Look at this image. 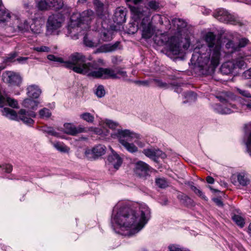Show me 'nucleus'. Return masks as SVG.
<instances>
[{
	"label": "nucleus",
	"instance_id": "f257e3e1",
	"mask_svg": "<svg viewBox=\"0 0 251 251\" xmlns=\"http://www.w3.org/2000/svg\"><path fill=\"white\" fill-rule=\"evenodd\" d=\"M47 58L50 61L63 63V66L72 69L75 72L95 78L118 79L126 76V72L119 67L104 68L99 67L95 62L86 63V57L81 53H73L69 57V60L66 62L62 58L52 54L48 55Z\"/></svg>",
	"mask_w": 251,
	"mask_h": 251
},
{
	"label": "nucleus",
	"instance_id": "20e7f679",
	"mask_svg": "<svg viewBox=\"0 0 251 251\" xmlns=\"http://www.w3.org/2000/svg\"><path fill=\"white\" fill-rule=\"evenodd\" d=\"M142 0H126L130 6V10L133 14L135 20L142 19L139 28L142 31L144 38H151L154 33V29L150 21L151 12L147 7H139L137 5Z\"/></svg>",
	"mask_w": 251,
	"mask_h": 251
},
{
	"label": "nucleus",
	"instance_id": "cd10ccee",
	"mask_svg": "<svg viewBox=\"0 0 251 251\" xmlns=\"http://www.w3.org/2000/svg\"><path fill=\"white\" fill-rule=\"evenodd\" d=\"M53 147L58 151L62 152H68L70 149L64 144L60 142H54L52 143Z\"/></svg>",
	"mask_w": 251,
	"mask_h": 251
},
{
	"label": "nucleus",
	"instance_id": "4c0bfd02",
	"mask_svg": "<svg viewBox=\"0 0 251 251\" xmlns=\"http://www.w3.org/2000/svg\"><path fill=\"white\" fill-rule=\"evenodd\" d=\"M191 189L195 192L196 194L201 197V199L207 201V199L206 197L203 194V192L196 187L192 186L191 187Z\"/></svg>",
	"mask_w": 251,
	"mask_h": 251
},
{
	"label": "nucleus",
	"instance_id": "f8f14e48",
	"mask_svg": "<svg viewBox=\"0 0 251 251\" xmlns=\"http://www.w3.org/2000/svg\"><path fill=\"white\" fill-rule=\"evenodd\" d=\"M219 98L221 101L223 102H225V103L222 105H218L217 106L216 109L219 113L223 114H230L234 111V109H236L235 105L234 104L227 103L225 99H223L221 97Z\"/></svg>",
	"mask_w": 251,
	"mask_h": 251
},
{
	"label": "nucleus",
	"instance_id": "5701e85b",
	"mask_svg": "<svg viewBox=\"0 0 251 251\" xmlns=\"http://www.w3.org/2000/svg\"><path fill=\"white\" fill-rule=\"evenodd\" d=\"M38 104V102L30 99H25L23 102V105L26 108L34 109Z\"/></svg>",
	"mask_w": 251,
	"mask_h": 251
},
{
	"label": "nucleus",
	"instance_id": "49530a36",
	"mask_svg": "<svg viewBox=\"0 0 251 251\" xmlns=\"http://www.w3.org/2000/svg\"><path fill=\"white\" fill-rule=\"evenodd\" d=\"M226 48L227 49L231 48L232 50H231V52H233L236 50H238V48L237 46H235L232 41H229L226 44Z\"/></svg>",
	"mask_w": 251,
	"mask_h": 251
},
{
	"label": "nucleus",
	"instance_id": "0eeeda50",
	"mask_svg": "<svg viewBox=\"0 0 251 251\" xmlns=\"http://www.w3.org/2000/svg\"><path fill=\"white\" fill-rule=\"evenodd\" d=\"M120 143L129 152H135L138 151V148L132 143L128 141H131L133 138H138L139 135L137 134L130 132L128 130H118Z\"/></svg>",
	"mask_w": 251,
	"mask_h": 251
},
{
	"label": "nucleus",
	"instance_id": "6e6d98bb",
	"mask_svg": "<svg viewBox=\"0 0 251 251\" xmlns=\"http://www.w3.org/2000/svg\"><path fill=\"white\" fill-rule=\"evenodd\" d=\"M47 132L51 135L57 137L58 136V133L54 131L53 129L50 127L48 128Z\"/></svg>",
	"mask_w": 251,
	"mask_h": 251
},
{
	"label": "nucleus",
	"instance_id": "e2e57ef3",
	"mask_svg": "<svg viewBox=\"0 0 251 251\" xmlns=\"http://www.w3.org/2000/svg\"><path fill=\"white\" fill-rule=\"evenodd\" d=\"M28 59L27 57H20L18 58H17V60L20 62V63H21V62H23L24 61H25L26 60H27V59Z\"/></svg>",
	"mask_w": 251,
	"mask_h": 251
},
{
	"label": "nucleus",
	"instance_id": "39448f33",
	"mask_svg": "<svg viewBox=\"0 0 251 251\" xmlns=\"http://www.w3.org/2000/svg\"><path fill=\"white\" fill-rule=\"evenodd\" d=\"M94 16V13L92 10H87L82 13L78 21L71 20V24L68 26L70 33L80 32L81 30L89 29L90 23Z\"/></svg>",
	"mask_w": 251,
	"mask_h": 251
},
{
	"label": "nucleus",
	"instance_id": "4be33fe9",
	"mask_svg": "<svg viewBox=\"0 0 251 251\" xmlns=\"http://www.w3.org/2000/svg\"><path fill=\"white\" fill-rule=\"evenodd\" d=\"M92 151L93 154L95 156H100L105 153V147L103 145H99L93 148Z\"/></svg>",
	"mask_w": 251,
	"mask_h": 251
},
{
	"label": "nucleus",
	"instance_id": "dca6fc26",
	"mask_svg": "<svg viewBox=\"0 0 251 251\" xmlns=\"http://www.w3.org/2000/svg\"><path fill=\"white\" fill-rule=\"evenodd\" d=\"M143 153L148 157L155 159V158H165L166 154L161 150L155 149H146L143 151Z\"/></svg>",
	"mask_w": 251,
	"mask_h": 251
},
{
	"label": "nucleus",
	"instance_id": "052dcab7",
	"mask_svg": "<svg viewBox=\"0 0 251 251\" xmlns=\"http://www.w3.org/2000/svg\"><path fill=\"white\" fill-rule=\"evenodd\" d=\"M151 82V80L149 81V80H146V81H139V83L142 85H143V86H149L150 85V83Z\"/></svg>",
	"mask_w": 251,
	"mask_h": 251
},
{
	"label": "nucleus",
	"instance_id": "a878e982",
	"mask_svg": "<svg viewBox=\"0 0 251 251\" xmlns=\"http://www.w3.org/2000/svg\"><path fill=\"white\" fill-rule=\"evenodd\" d=\"M235 66V69H244L246 67V64L243 57L237 58L232 60Z\"/></svg>",
	"mask_w": 251,
	"mask_h": 251
},
{
	"label": "nucleus",
	"instance_id": "de8ad7c7",
	"mask_svg": "<svg viewBox=\"0 0 251 251\" xmlns=\"http://www.w3.org/2000/svg\"><path fill=\"white\" fill-rule=\"evenodd\" d=\"M237 91L239 94L242 95L243 96H245L247 98H250L251 97V95L250 93H249L247 91L245 90H242L241 89L237 88Z\"/></svg>",
	"mask_w": 251,
	"mask_h": 251
},
{
	"label": "nucleus",
	"instance_id": "f03ea898",
	"mask_svg": "<svg viewBox=\"0 0 251 251\" xmlns=\"http://www.w3.org/2000/svg\"><path fill=\"white\" fill-rule=\"evenodd\" d=\"M205 41L208 44L209 51H207L206 46H201V48H196L193 58L199 53L197 61L203 74H209L213 72L218 66L221 59V45L220 41L216 40V36L212 32H208L205 36Z\"/></svg>",
	"mask_w": 251,
	"mask_h": 251
},
{
	"label": "nucleus",
	"instance_id": "2eb2a0df",
	"mask_svg": "<svg viewBox=\"0 0 251 251\" xmlns=\"http://www.w3.org/2000/svg\"><path fill=\"white\" fill-rule=\"evenodd\" d=\"M5 79L6 82L11 85H19L22 82L20 75L12 72H7Z\"/></svg>",
	"mask_w": 251,
	"mask_h": 251
},
{
	"label": "nucleus",
	"instance_id": "7ed1b4c3",
	"mask_svg": "<svg viewBox=\"0 0 251 251\" xmlns=\"http://www.w3.org/2000/svg\"><path fill=\"white\" fill-rule=\"evenodd\" d=\"M140 216L128 207L123 206L119 208L117 214L112 218V223H115L121 227L126 229L132 228L139 231L147 222L150 210L146 205L140 207Z\"/></svg>",
	"mask_w": 251,
	"mask_h": 251
},
{
	"label": "nucleus",
	"instance_id": "b1692460",
	"mask_svg": "<svg viewBox=\"0 0 251 251\" xmlns=\"http://www.w3.org/2000/svg\"><path fill=\"white\" fill-rule=\"evenodd\" d=\"M93 3L98 15L100 16H102L104 10V5L103 3L100 0H94Z\"/></svg>",
	"mask_w": 251,
	"mask_h": 251
},
{
	"label": "nucleus",
	"instance_id": "6ab92c4d",
	"mask_svg": "<svg viewBox=\"0 0 251 251\" xmlns=\"http://www.w3.org/2000/svg\"><path fill=\"white\" fill-rule=\"evenodd\" d=\"M108 160L116 169H118L122 163V158L113 151L112 154L109 155Z\"/></svg>",
	"mask_w": 251,
	"mask_h": 251
},
{
	"label": "nucleus",
	"instance_id": "bf43d9fd",
	"mask_svg": "<svg viewBox=\"0 0 251 251\" xmlns=\"http://www.w3.org/2000/svg\"><path fill=\"white\" fill-rule=\"evenodd\" d=\"M206 180L207 183L209 184H213L214 182V179L210 176H207L206 178Z\"/></svg>",
	"mask_w": 251,
	"mask_h": 251
},
{
	"label": "nucleus",
	"instance_id": "3c124183",
	"mask_svg": "<svg viewBox=\"0 0 251 251\" xmlns=\"http://www.w3.org/2000/svg\"><path fill=\"white\" fill-rule=\"evenodd\" d=\"M243 77L246 79L251 78V68L244 72Z\"/></svg>",
	"mask_w": 251,
	"mask_h": 251
},
{
	"label": "nucleus",
	"instance_id": "e433bc0d",
	"mask_svg": "<svg viewBox=\"0 0 251 251\" xmlns=\"http://www.w3.org/2000/svg\"><path fill=\"white\" fill-rule=\"evenodd\" d=\"M179 199L183 201V202L187 205H192L193 203V201L187 196L181 195L179 196Z\"/></svg>",
	"mask_w": 251,
	"mask_h": 251
},
{
	"label": "nucleus",
	"instance_id": "603ef678",
	"mask_svg": "<svg viewBox=\"0 0 251 251\" xmlns=\"http://www.w3.org/2000/svg\"><path fill=\"white\" fill-rule=\"evenodd\" d=\"M17 56V54L16 52L11 53L8 54L6 60L7 61L12 62Z\"/></svg>",
	"mask_w": 251,
	"mask_h": 251
},
{
	"label": "nucleus",
	"instance_id": "1a4fd4ad",
	"mask_svg": "<svg viewBox=\"0 0 251 251\" xmlns=\"http://www.w3.org/2000/svg\"><path fill=\"white\" fill-rule=\"evenodd\" d=\"M152 169L145 162L139 161L135 165L134 172L140 177L145 178L150 175Z\"/></svg>",
	"mask_w": 251,
	"mask_h": 251
},
{
	"label": "nucleus",
	"instance_id": "c756f323",
	"mask_svg": "<svg viewBox=\"0 0 251 251\" xmlns=\"http://www.w3.org/2000/svg\"><path fill=\"white\" fill-rule=\"evenodd\" d=\"M240 104L243 110L251 111V100H247L245 99H242L240 100Z\"/></svg>",
	"mask_w": 251,
	"mask_h": 251
},
{
	"label": "nucleus",
	"instance_id": "69168bd1",
	"mask_svg": "<svg viewBox=\"0 0 251 251\" xmlns=\"http://www.w3.org/2000/svg\"><path fill=\"white\" fill-rule=\"evenodd\" d=\"M93 154L92 153V150H90L89 149H88V150H86L85 151V155L88 157H90L89 156V154Z\"/></svg>",
	"mask_w": 251,
	"mask_h": 251
},
{
	"label": "nucleus",
	"instance_id": "4d7b16f0",
	"mask_svg": "<svg viewBox=\"0 0 251 251\" xmlns=\"http://www.w3.org/2000/svg\"><path fill=\"white\" fill-rule=\"evenodd\" d=\"M119 43L117 42L114 45H111L109 47V49L108 50V51H111L115 50L118 47Z\"/></svg>",
	"mask_w": 251,
	"mask_h": 251
},
{
	"label": "nucleus",
	"instance_id": "c85d7f7f",
	"mask_svg": "<svg viewBox=\"0 0 251 251\" xmlns=\"http://www.w3.org/2000/svg\"><path fill=\"white\" fill-rule=\"evenodd\" d=\"M233 221L239 226L242 227L245 225L244 219L240 215H234L232 217Z\"/></svg>",
	"mask_w": 251,
	"mask_h": 251
},
{
	"label": "nucleus",
	"instance_id": "a211bd4d",
	"mask_svg": "<svg viewBox=\"0 0 251 251\" xmlns=\"http://www.w3.org/2000/svg\"><path fill=\"white\" fill-rule=\"evenodd\" d=\"M126 11L123 8H116L114 21L118 24H121L126 22Z\"/></svg>",
	"mask_w": 251,
	"mask_h": 251
},
{
	"label": "nucleus",
	"instance_id": "9b49d317",
	"mask_svg": "<svg viewBox=\"0 0 251 251\" xmlns=\"http://www.w3.org/2000/svg\"><path fill=\"white\" fill-rule=\"evenodd\" d=\"M7 104L12 108L18 107V101L16 100L10 98L5 92L0 91V107Z\"/></svg>",
	"mask_w": 251,
	"mask_h": 251
},
{
	"label": "nucleus",
	"instance_id": "37998d69",
	"mask_svg": "<svg viewBox=\"0 0 251 251\" xmlns=\"http://www.w3.org/2000/svg\"><path fill=\"white\" fill-rule=\"evenodd\" d=\"M33 50L38 52H49L50 50L49 47L45 46L34 47Z\"/></svg>",
	"mask_w": 251,
	"mask_h": 251
},
{
	"label": "nucleus",
	"instance_id": "a19ab883",
	"mask_svg": "<svg viewBox=\"0 0 251 251\" xmlns=\"http://www.w3.org/2000/svg\"><path fill=\"white\" fill-rule=\"evenodd\" d=\"M237 179L239 183L242 186H246L249 183V180L244 176L238 175Z\"/></svg>",
	"mask_w": 251,
	"mask_h": 251
},
{
	"label": "nucleus",
	"instance_id": "09e8293b",
	"mask_svg": "<svg viewBox=\"0 0 251 251\" xmlns=\"http://www.w3.org/2000/svg\"><path fill=\"white\" fill-rule=\"evenodd\" d=\"M248 42V40L245 38L242 39L240 40L238 45H237L238 50L241 48L245 47Z\"/></svg>",
	"mask_w": 251,
	"mask_h": 251
},
{
	"label": "nucleus",
	"instance_id": "c03bdc74",
	"mask_svg": "<svg viewBox=\"0 0 251 251\" xmlns=\"http://www.w3.org/2000/svg\"><path fill=\"white\" fill-rule=\"evenodd\" d=\"M0 168H2L3 169L5 170V172L7 173H10V172H11L13 169L12 166L9 164L0 165Z\"/></svg>",
	"mask_w": 251,
	"mask_h": 251
},
{
	"label": "nucleus",
	"instance_id": "79ce46f5",
	"mask_svg": "<svg viewBox=\"0 0 251 251\" xmlns=\"http://www.w3.org/2000/svg\"><path fill=\"white\" fill-rule=\"evenodd\" d=\"M96 95L99 98L103 97L105 95V90L102 85H99L96 89Z\"/></svg>",
	"mask_w": 251,
	"mask_h": 251
},
{
	"label": "nucleus",
	"instance_id": "7c9ffc66",
	"mask_svg": "<svg viewBox=\"0 0 251 251\" xmlns=\"http://www.w3.org/2000/svg\"><path fill=\"white\" fill-rule=\"evenodd\" d=\"M151 81L154 82L155 85L160 88L167 89L169 87V84L164 82L162 80L159 79H151Z\"/></svg>",
	"mask_w": 251,
	"mask_h": 251
},
{
	"label": "nucleus",
	"instance_id": "0e129e2a",
	"mask_svg": "<svg viewBox=\"0 0 251 251\" xmlns=\"http://www.w3.org/2000/svg\"><path fill=\"white\" fill-rule=\"evenodd\" d=\"M139 28V27H138V25H136L135 27V26H133V28L132 29H129V31L130 32H131V33H134L135 32H136L138 29Z\"/></svg>",
	"mask_w": 251,
	"mask_h": 251
},
{
	"label": "nucleus",
	"instance_id": "5fc2aeb1",
	"mask_svg": "<svg viewBox=\"0 0 251 251\" xmlns=\"http://www.w3.org/2000/svg\"><path fill=\"white\" fill-rule=\"evenodd\" d=\"M24 6L26 9V12L31 14L32 13L33 7L31 5L28 3L25 4Z\"/></svg>",
	"mask_w": 251,
	"mask_h": 251
},
{
	"label": "nucleus",
	"instance_id": "2f4dec72",
	"mask_svg": "<svg viewBox=\"0 0 251 251\" xmlns=\"http://www.w3.org/2000/svg\"><path fill=\"white\" fill-rule=\"evenodd\" d=\"M143 8V7H142ZM145 7H144V8ZM150 11V9L153 11L157 10L159 9V3L155 0H151L148 3V7H146Z\"/></svg>",
	"mask_w": 251,
	"mask_h": 251
},
{
	"label": "nucleus",
	"instance_id": "ea45409f",
	"mask_svg": "<svg viewBox=\"0 0 251 251\" xmlns=\"http://www.w3.org/2000/svg\"><path fill=\"white\" fill-rule=\"evenodd\" d=\"M80 117L84 120L90 123L93 122L94 119V116L89 113H84L81 114Z\"/></svg>",
	"mask_w": 251,
	"mask_h": 251
},
{
	"label": "nucleus",
	"instance_id": "c9c22d12",
	"mask_svg": "<svg viewBox=\"0 0 251 251\" xmlns=\"http://www.w3.org/2000/svg\"><path fill=\"white\" fill-rule=\"evenodd\" d=\"M83 42L86 46L92 48L97 46V44L90 39L86 35L84 37Z\"/></svg>",
	"mask_w": 251,
	"mask_h": 251
},
{
	"label": "nucleus",
	"instance_id": "680f3d73",
	"mask_svg": "<svg viewBox=\"0 0 251 251\" xmlns=\"http://www.w3.org/2000/svg\"><path fill=\"white\" fill-rule=\"evenodd\" d=\"M214 201L219 206H222L223 205V202L219 199H214Z\"/></svg>",
	"mask_w": 251,
	"mask_h": 251
},
{
	"label": "nucleus",
	"instance_id": "473e14b6",
	"mask_svg": "<svg viewBox=\"0 0 251 251\" xmlns=\"http://www.w3.org/2000/svg\"><path fill=\"white\" fill-rule=\"evenodd\" d=\"M38 7L40 10H44L50 8V3L47 0H41L38 3Z\"/></svg>",
	"mask_w": 251,
	"mask_h": 251
},
{
	"label": "nucleus",
	"instance_id": "bb28decb",
	"mask_svg": "<svg viewBox=\"0 0 251 251\" xmlns=\"http://www.w3.org/2000/svg\"><path fill=\"white\" fill-rule=\"evenodd\" d=\"M172 23L175 27H176L179 31L186 26L187 24L183 20L180 19H175L172 21Z\"/></svg>",
	"mask_w": 251,
	"mask_h": 251
},
{
	"label": "nucleus",
	"instance_id": "423d86ee",
	"mask_svg": "<svg viewBox=\"0 0 251 251\" xmlns=\"http://www.w3.org/2000/svg\"><path fill=\"white\" fill-rule=\"evenodd\" d=\"M1 112L3 116L10 119L16 121L21 120L24 123L28 125H31L34 122V121L30 117H35L34 112H31L28 113L23 109H21L17 114L14 110L5 107L1 110Z\"/></svg>",
	"mask_w": 251,
	"mask_h": 251
},
{
	"label": "nucleus",
	"instance_id": "412c9836",
	"mask_svg": "<svg viewBox=\"0 0 251 251\" xmlns=\"http://www.w3.org/2000/svg\"><path fill=\"white\" fill-rule=\"evenodd\" d=\"M235 69V66L232 61L224 63L221 68V72L225 75H228L232 73Z\"/></svg>",
	"mask_w": 251,
	"mask_h": 251
},
{
	"label": "nucleus",
	"instance_id": "ddd939ff",
	"mask_svg": "<svg viewBox=\"0 0 251 251\" xmlns=\"http://www.w3.org/2000/svg\"><path fill=\"white\" fill-rule=\"evenodd\" d=\"M44 24V22L41 18L33 19L30 22L29 28L33 33H40L42 31Z\"/></svg>",
	"mask_w": 251,
	"mask_h": 251
},
{
	"label": "nucleus",
	"instance_id": "338daca9",
	"mask_svg": "<svg viewBox=\"0 0 251 251\" xmlns=\"http://www.w3.org/2000/svg\"><path fill=\"white\" fill-rule=\"evenodd\" d=\"M87 0H78V4H84L87 2Z\"/></svg>",
	"mask_w": 251,
	"mask_h": 251
},
{
	"label": "nucleus",
	"instance_id": "4468645a",
	"mask_svg": "<svg viewBox=\"0 0 251 251\" xmlns=\"http://www.w3.org/2000/svg\"><path fill=\"white\" fill-rule=\"evenodd\" d=\"M170 50L175 54L180 51V39L178 37L173 36L167 42Z\"/></svg>",
	"mask_w": 251,
	"mask_h": 251
},
{
	"label": "nucleus",
	"instance_id": "aec40b11",
	"mask_svg": "<svg viewBox=\"0 0 251 251\" xmlns=\"http://www.w3.org/2000/svg\"><path fill=\"white\" fill-rule=\"evenodd\" d=\"M27 94L29 97L37 99L41 93V90L37 85H31L27 87Z\"/></svg>",
	"mask_w": 251,
	"mask_h": 251
},
{
	"label": "nucleus",
	"instance_id": "a18cd8bd",
	"mask_svg": "<svg viewBox=\"0 0 251 251\" xmlns=\"http://www.w3.org/2000/svg\"><path fill=\"white\" fill-rule=\"evenodd\" d=\"M105 124L106 126L111 129H115L118 126V123L111 120H106Z\"/></svg>",
	"mask_w": 251,
	"mask_h": 251
},
{
	"label": "nucleus",
	"instance_id": "f3484780",
	"mask_svg": "<svg viewBox=\"0 0 251 251\" xmlns=\"http://www.w3.org/2000/svg\"><path fill=\"white\" fill-rule=\"evenodd\" d=\"M64 131L66 133L72 135H75L78 133L82 132L84 131V128L80 127H75L73 125L70 123L65 124Z\"/></svg>",
	"mask_w": 251,
	"mask_h": 251
},
{
	"label": "nucleus",
	"instance_id": "f704fd0d",
	"mask_svg": "<svg viewBox=\"0 0 251 251\" xmlns=\"http://www.w3.org/2000/svg\"><path fill=\"white\" fill-rule=\"evenodd\" d=\"M39 115L42 118H48L51 116V113L49 109L44 108L39 111Z\"/></svg>",
	"mask_w": 251,
	"mask_h": 251
},
{
	"label": "nucleus",
	"instance_id": "13d9d810",
	"mask_svg": "<svg viewBox=\"0 0 251 251\" xmlns=\"http://www.w3.org/2000/svg\"><path fill=\"white\" fill-rule=\"evenodd\" d=\"M246 145L249 150H251V133H250L248 141H247Z\"/></svg>",
	"mask_w": 251,
	"mask_h": 251
},
{
	"label": "nucleus",
	"instance_id": "9d476101",
	"mask_svg": "<svg viewBox=\"0 0 251 251\" xmlns=\"http://www.w3.org/2000/svg\"><path fill=\"white\" fill-rule=\"evenodd\" d=\"M63 22L62 16L57 13L50 16L48 20L47 27L48 30H53L61 26Z\"/></svg>",
	"mask_w": 251,
	"mask_h": 251
},
{
	"label": "nucleus",
	"instance_id": "58836bf2",
	"mask_svg": "<svg viewBox=\"0 0 251 251\" xmlns=\"http://www.w3.org/2000/svg\"><path fill=\"white\" fill-rule=\"evenodd\" d=\"M18 29L22 32H25L29 30V24L26 21H24L23 23H21L18 25Z\"/></svg>",
	"mask_w": 251,
	"mask_h": 251
},
{
	"label": "nucleus",
	"instance_id": "6e6552de",
	"mask_svg": "<svg viewBox=\"0 0 251 251\" xmlns=\"http://www.w3.org/2000/svg\"><path fill=\"white\" fill-rule=\"evenodd\" d=\"M214 17L221 22L232 25L239 24V20L234 16L229 14L223 9L217 10L213 14Z\"/></svg>",
	"mask_w": 251,
	"mask_h": 251
},
{
	"label": "nucleus",
	"instance_id": "393cba45",
	"mask_svg": "<svg viewBox=\"0 0 251 251\" xmlns=\"http://www.w3.org/2000/svg\"><path fill=\"white\" fill-rule=\"evenodd\" d=\"M49 2L50 8H53L55 10H59L63 5L62 0H47Z\"/></svg>",
	"mask_w": 251,
	"mask_h": 251
},
{
	"label": "nucleus",
	"instance_id": "864d4df0",
	"mask_svg": "<svg viewBox=\"0 0 251 251\" xmlns=\"http://www.w3.org/2000/svg\"><path fill=\"white\" fill-rule=\"evenodd\" d=\"M186 97L192 100H195L197 98V95L193 92H189L187 93Z\"/></svg>",
	"mask_w": 251,
	"mask_h": 251
},
{
	"label": "nucleus",
	"instance_id": "774afa93",
	"mask_svg": "<svg viewBox=\"0 0 251 251\" xmlns=\"http://www.w3.org/2000/svg\"><path fill=\"white\" fill-rule=\"evenodd\" d=\"M248 232L249 234L251 236V223L249 226Z\"/></svg>",
	"mask_w": 251,
	"mask_h": 251
},
{
	"label": "nucleus",
	"instance_id": "8fccbe9b",
	"mask_svg": "<svg viewBox=\"0 0 251 251\" xmlns=\"http://www.w3.org/2000/svg\"><path fill=\"white\" fill-rule=\"evenodd\" d=\"M169 251H184L177 245H171L169 247Z\"/></svg>",
	"mask_w": 251,
	"mask_h": 251
},
{
	"label": "nucleus",
	"instance_id": "72a5a7b5",
	"mask_svg": "<svg viewBox=\"0 0 251 251\" xmlns=\"http://www.w3.org/2000/svg\"><path fill=\"white\" fill-rule=\"evenodd\" d=\"M156 185L161 188H164L168 186V183L165 179L163 178H156L155 180Z\"/></svg>",
	"mask_w": 251,
	"mask_h": 251
}]
</instances>
